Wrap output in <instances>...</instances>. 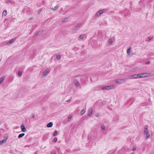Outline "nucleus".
I'll return each mask as SVG.
<instances>
[{
    "instance_id": "473e14b6",
    "label": "nucleus",
    "mask_w": 154,
    "mask_h": 154,
    "mask_svg": "<svg viewBox=\"0 0 154 154\" xmlns=\"http://www.w3.org/2000/svg\"><path fill=\"white\" fill-rule=\"evenodd\" d=\"M99 113H97L95 114V116L96 117H97L99 116Z\"/></svg>"
},
{
    "instance_id": "e433bc0d",
    "label": "nucleus",
    "mask_w": 154,
    "mask_h": 154,
    "mask_svg": "<svg viewBox=\"0 0 154 154\" xmlns=\"http://www.w3.org/2000/svg\"><path fill=\"white\" fill-rule=\"evenodd\" d=\"M33 19V17L30 18H29V20H30Z\"/></svg>"
},
{
    "instance_id": "a211bd4d",
    "label": "nucleus",
    "mask_w": 154,
    "mask_h": 154,
    "mask_svg": "<svg viewBox=\"0 0 154 154\" xmlns=\"http://www.w3.org/2000/svg\"><path fill=\"white\" fill-rule=\"evenodd\" d=\"M25 135L24 133H22L19 135L18 136V138H20L23 137Z\"/></svg>"
},
{
    "instance_id": "72a5a7b5",
    "label": "nucleus",
    "mask_w": 154,
    "mask_h": 154,
    "mask_svg": "<svg viewBox=\"0 0 154 154\" xmlns=\"http://www.w3.org/2000/svg\"><path fill=\"white\" fill-rule=\"evenodd\" d=\"M42 11V9H39L38 11V12H41Z\"/></svg>"
},
{
    "instance_id": "39448f33",
    "label": "nucleus",
    "mask_w": 154,
    "mask_h": 154,
    "mask_svg": "<svg viewBox=\"0 0 154 154\" xmlns=\"http://www.w3.org/2000/svg\"><path fill=\"white\" fill-rule=\"evenodd\" d=\"M16 38H13L10 41L7 42V44L8 45H9L10 44H12L14 42L16 41Z\"/></svg>"
},
{
    "instance_id": "f8f14e48",
    "label": "nucleus",
    "mask_w": 154,
    "mask_h": 154,
    "mask_svg": "<svg viewBox=\"0 0 154 154\" xmlns=\"http://www.w3.org/2000/svg\"><path fill=\"white\" fill-rule=\"evenodd\" d=\"M129 78L131 79L137 78L136 74L130 76Z\"/></svg>"
},
{
    "instance_id": "ddd939ff",
    "label": "nucleus",
    "mask_w": 154,
    "mask_h": 154,
    "mask_svg": "<svg viewBox=\"0 0 154 154\" xmlns=\"http://www.w3.org/2000/svg\"><path fill=\"white\" fill-rule=\"evenodd\" d=\"M7 139H3L2 140L0 141V145L2 144L3 143H5L7 140Z\"/></svg>"
},
{
    "instance_id": "9b49d317",
    "label": "nucleus",
    "mask_w": 154,
    "mask_h": 154,
    "mask_svg": "<svg viewBox=\"0 0 154 154\" xmlns=\"http://www.w3.org/2000/svg\"><path fill=\"white\" fill-rule=\"evenodd\" d=\"M53 125V123L52 122H50L47 125V126L48 128H51Z\"/></svg>"
},
{
    "instance_id": "2eb2a0df",
    "label": "nucleus",
    "mask_w": 154,
    "mask_h": 154,
    "mask_svg": "<svg viewBox=\"0 0 154 154\" xmlns=\"http://www.w3.org/2000/svg\"><path fill=\"white\" fill-rule=\"evenodd\" d=\"M103 13V11L102 10H100L96 14V16H99L100 14Z\"/></svg>"
},
{
    "instance_id": "f03ea898",
    "label": "nucleus",
    "mask_w": 154,
    "mask_h": 154,
    "mask_svg": "<svg viewBox=\"0 0 154 154\" xmlns=\"http://www.w3.org/2000/svg\"><path fill=\"white\" fill-rule=\"evenodd\" d=\"M144 133L146 134V138H148L150 136V134L148 131L147 128V125H146L145 126V130L144 131Z\"/></svg>"
},
{
    "instance_id": "7ed1b4c3",
    "label": "nucleus",
    "mask_w": 154,
    "mask_h": 154,
    "mask_svg": "<svg viewBox=\"0 0 154 154\" xmlns=\"http://www.w3.org/2000/svg\"><path fill=\"white\" fill-rule=\"evenodd\" d=\"M137 78L146 77H148L147 73H143L136 74Z\"/></svg>"
},
{
    "instance_id": "4c0bfd02",
    "label": "nucleus",
    "mask_w": 154,
    "mask_h": 154,
    "mask_svg": "<svg viewBox=\"0 0 154 154\" xmlns=\"http://www.w3.org/2000/svg\"><path fill=\"white\" fill-rule=\"evenodd\" d=\"M8 2H11V1H10V0H8Z\"/></svg>"
},
{
    "instance_id": "7c9ffc66",
    "label": "nucleus",
    "mask_w": 154,
    "mask_h": 154,
    "mask_svg": "<svg viewBox=\"0 0 154 154\" xmlns=\"http://www.w3.org/2000/svg\"><path fill=\"white\" fill-rule=\"evenodd\" d=\"M71 98H72V97H71V98H70V99H69V100H66V102H69L71 100Z\"/></svg>"
},
{
    "instance_id": "0eeeda50",
    "label": "nucleus",
    "mask_w": 154,
    "mask_h": 154,
    "mask_svg": "<svg viewBox=\"0 0 154 154\" xmlns=\"http://www.w3.org/2000/svg\"><path fill=\"white\" fill-rule=\"evenodd\" d=\"M92 108H89L88 112V115L89 116H90L92 114Z\"/></svg>"
},
{
    "instance_id": "c85d7f7f",
    "label": "nucleus",
    "mask_w": 154,
    "mask_h": 154,
    "mask_svg": "<svg viewBox=\"0 0 154 154\" xmlns=\"http://www.w3.org/2000/svg\"><path fill=\"white\" fill-rule=\"evenodd\" d=\"M71 117H72V116L71 115L69 116V117L68 118V121H69L71 120Z\"/></svg>"
},
{
    "instance_id": "6ab92c4d",
    "label": "nucleus",
    "mask_w": 154,
    "mask_h": 154,
    "mask_svg": "<svg viewBox=\"0 0 154 154\" xmlns=\"http://www.w3.org/2000/svg\"><path fill=\"white\" fill-rule=\"evenodd\" d=\"M101 127L102 130L104 131L105 129V126L103 125H101Z\"/></svg>"
},
{
    "instance_id": "393cba45",
    "label": "nucleus",
    "mask_w": 154,
    "mask_h": 154,
    "mask_svg": "<svg viewBox=\"0 0 154 154\" xmlns=\"http://www.w3.org/2000/svg\"><path fill=\"white\" fill-rule=\"evenodd\" d=\"M109 42L110 44H112L113 43L112 40V39H110L109 40Z\"/></svg>"
},
{
    "instance_id": "b1692460",
    "label": "nucleus",
    "mask_w": 154,
    "mask_h": 154,
    "mask_svg": "<svg viewBox=\"0 0 154 154\" xmlns=\"http://www.w3.org/2000/svg\"><path fill=\"white\" fill-rule=\"evenodd\" d=\"M68 20V18H66L62 20V22L63 23L66 21Z\"/></svg>"
},
{
    "instance_id": "f3484780",
    "label": "nucleus",
    "mask_w": 154,
    "mask_h": 154,
    "mask_svg": "<svg viewBox=\"0 0 154 154\" xmlns=\"http://www.w3.org/2000/svg\"><path fill=\"white\" fill-rule=\"evenodd\" d=\"M58 8V6L56 5L54 8H51V10L53 11H55Z\"/></svg>"
},
{
    "instance_id": "423d86ee",
    "label": "nucleus",
    "mask_w": 154,
    "mask_h": 154,
    "mask_svg": "<svg viewBox=\"0 0 154 154\" xmlns=\"http://www.w3.org/2000/svg\"><path fill=\"white\" fill-rule=\"evenodd\" d=\"M21 131L23 132H25L27 130L25 128L24 125L23 124H22L21 126Z\"/></svg>"
},
{
    "instance_id": "20e7f679",
    "label": "nucleus",
    "mask_w": 154,
    "mask_h": 154,
    "mask_svg": "<svg viewBox=\"0 0 154 154\" xmlns=\"http://www.w3.org/2000/svg\"><path fill=\"white\" fill-rule=\"evenodd\" d=\"M113 87V86H104L101 89L103 90H109L110 89L112 88Z\"/></svg>"
},
{
    "instance_id": "1a4fd4ad",
    "label": "nucleus",
    "mask_w": 154,
    "mask_h": 154,
    "mask_svg": "<svg viewBox=\"0 0 154 154\" xmlns=\"http://www.w3.org/2000/svg\"><path fill=\"white\" fill-rule=\"evenodd\" d=\"M81 26V24L80 23L79 24H78L77 26H76L74 28V29H73V30H77Z\"/></svg>"
},
{
    "instance_id": "c9c22d12",
    "label": "nucleus",
    "mask_w": 154,
    "mask_h": 154,
    "mask_svg": "<svg viewBox=\"0 0 154 154\" xmlns=\"http://www.w3.org/2000/svg\"><path fill=\"white\" fill-rule=\"evenodd\" d=\"M136 148H133L132 149V150L133 151H134L136 150Z\"/></svg>"
},
{
    "instance_id": "c756f323",
    "label": "nucleus",
    "mask_w": 154,
    "mask_h": 154,
    "mask_svg": "<svg viewBox=\"0 0 154 154\" xmlns=\"http://www.w3.org/2000/svg\"><path fill=\"white\" fill-rule=\"evenodd\" d=\"M83 36L82 35H81L79 36V38L81 39L83 38Z\"/></svg>"
},
{
    "instance_id": "bb28decb",
    "label": "nucleus",
    "mask_w": 154,
    "mask_h": 154,
    "mask_svg": "<svg viewBox=\"0 0 154 154\" xmlns=\"http://www.w3.org/2000/svg\"><path fill=\"white\" fill-rule=\"evenodd\" d=\"M85 112V110L84 109H83L82 110L81 114V115H83Z\"/></svg>"
},
{
    "instance_id": "2f4dec72",
    "label": "nucleus",
    "mask_w": 154,
    "mask_h": 154,
    "mask_svg": "<svg viewBox=\"0 0 154 154\" xmlns=\"http://www.w3.org/2000/svg\"><path fill=\"white\" fill-rule=\"evenodd\" d=\"M150 63V61H147V62L146 63V64H149Z\"/></svg>"
},
{
    "instance_id": "f704fd0d",
    "label": "nucleus",
    "mask_w": 154,
    "mask_h": 154,
    "mask_svg": "<svg viewBox=\"0 0 154 154\" xmlns=\"http://www.w3.org/2000/svg\"><path fill=\"white\" fill-rule=\"evenodd\" d=\"M32 117L33 118H34L35 117V115L34 114H32Z\"/></svg>"
},
{
    "instance_id": "aec40b11",
    "label": "nucleus",
    "mask_w": 154,
    "mask_h": 154,
    "mask_svg": "<svg viewBox=\"0 0 154 154\" xmlns=\"http://www.w3.org/2000/svg\"><path fill=\"white\" fill-rule=\"evenodd\" d=\"M7 12L6 10H5L3 12L2 14L5 16H6L7 14Z\"/></svg>"
},
{
    "instance_id": "6e6552de",
    "label": "nucleus",
    "mask_w": 154,
    "mask_h": 154,
    "mask_svg": "<svg viewBox=\"0 0 154 154\" xmlns=\"http://www.w3.org/2000/svg\"><path fill=\"white\" fill-rule=\"evenodd\" d=\"M48 69L46 70L45 72H44L42 74V76L44 77L47 75L48 73L49 72Z\"/></svg>"
},
{
    "instance_id": "5701e85b",
    "label": "nucleus",
    "mask_w": 154,
    "mask_h": 154,
    "mask_svg": "<svg viewBox=\"0 0 154 154\" xmlns=\"http://www.w3.org/2000/svg\"><path fill=\"white\" fill-rule=\"evenodd\" d=\"M22 75V72L21 71H18V76L19 77H21Z\"/></svg>"
},
{
    "instance_id": "cd10ccee",
    "label": "nucleus",
    "mask_w": 154,
    "mask_h": 154,
    "mask_svg": "<svg viewBox=\"0 0 154 154\" xmlns=\"http://www.w3.org/2000/svg\"><path fill=\"white\" fill-rule=\"evenodd\" d=\"M57 138L56 137H55L54 139V142H56L57 141Z\"/></svg>"
},
{
    "instance_id": "ea45409f",
    "label": "nucleus",
    "mask_w": 154,
    "mask_h": 154,
    "mask_svg": "<svg viewBox=\"0 0 154 154\" xmlns=\"http://www.w3.org/2000/svg\"><path fill=\"white\" fill-rule=\"evenodd\" d=\"M53 154H56L55 153H53Z\"/></svg>"
},
{
    "instance_id": "58836bf2",
    "label": "nucleus",
    "mask_w": 154,
    "mask_h": 154,
    "mask_svg": "<svg viewBox=\"0 0 154 154\" xmlns=\"http://www.w3.org/2000/svg\"><path fill=\"white\" fill-rule=\"evenodd\" d=\"M1 124V121H0V125Z\"/></svg>"
},
{
    "instance_id": "412c9836",
    "label": "nucleus",
    "mask_w": 154,
    "mask_h": 154,
    "mask_svg": "<svg viewBox=\"0 0 154 154\" xmlns=\"http://www.w3.org/2000/svg\"><path fill=\"white\" fill-rule=\"evenodd\" d=\"M61 56L60 55H57L56 58L58 60H60V59Z\"/></svg>"
},
{
    "instance_id": "4468645a",
    "label": "nucleus",
    "mask_w": 154,
    "mask_h": 154,
    "mask_svg": "<svg viewBox=\"0 0 154 154\" xmlns=\"http://www.w3.org/2000/svg\"><path fill=\"white\" fill-rule=\"evenodd\" d=\"M44 32L43 30H41V31H39L37 32L35 34V35H39L40 34L42 33H43Z\"/></svg>"
},
{
    "instance_id": "9d476101",
    "label": "nucleus",
    "mask_w": 154,
    "mask_h": 154,
    "mask_svg": "<svg viewBox=\"0 0 154 154\" xmlns=\"http://www.w3.org/2000/svg\"><path fill=\"white\" fill-rule=\"evenodd\" d=\"M124 80L123 79H119L115 80V82L116 83H121Z\"/></svg>"
},
{
    "instance_id": "a878e982",
    "label": "nucleus",
    "mask_w": 154,
    "mask_h": 154,
    "mask_svg": "<svg viewBox=\"0 0 154 154\" xmlns=\"http://www.w3.org/2000/svg\"><path fill=\"white\" fill-rule=\"evenodd\" d=\"M4 78L2 77L0 78V84H1L3 81Z\"/></svg>"
},
{
    "instance_id": "4be33fe9",
    "label": "nucleus",
    "mask_w": 154,
    "mask_h": 154,
    "mask_svg": "<svg viewBox=\"0 0 154 154\" xmlns=\"http://www.w3.org/2000/svg\"><path fill=\"white\" fill-rule=\"evenodd\" d=\"M57 133H58V131L56 130L53 133V136H56L57 135Z\"/></svg>"
},
{
    "instance_id": "f257e3e1",
    "label": "nucleus",
    "mask_w": 154,
    "mask_h": 154,
    "mask_svg": "<svg viewBox=\"0 0 154 154\" xmlns=\"http://www.w3.org/2000/svg\"><path fill=\"white\" fill-rule=\"evenodd\" d=\"M74 83L76 86L78 87L80 86L79 82H82L84 79V77L82 75H77L74 76L73 77Z\"/></svg>"
},
{
    "instance_id": "dca6fc26",
    "label": "nucleus",
    "mask_w": 154,
    "mask_h": 154,
    "mask_svg": "<svg viewBox=\"0 0 154 154\" xmlns=\"http://www.w3.org/2000/svg\"><path fill=\"white\" fill-rule=\"evenodd\" d=\"M131 47H129L127 49V54H128V55H130L131 54L130 53V51L131 50Z\"/></svg>"
}]
</instances>
